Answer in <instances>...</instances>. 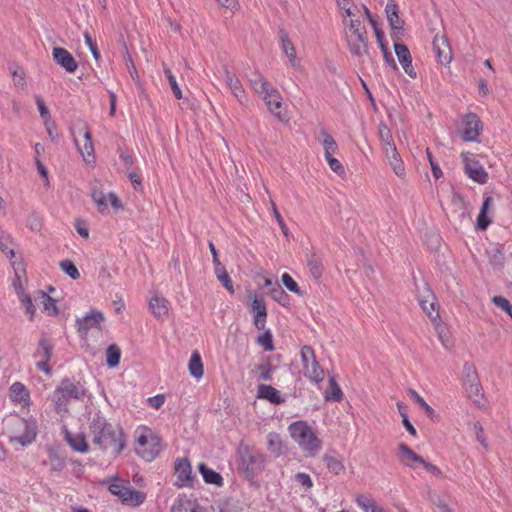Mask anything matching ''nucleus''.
<instances>
[{
	"label": "nucleus",
	"instance_id": "f257e3e1",
	"mask_svg": "<svg viewBox=\"0 0 512 512\" xmlns=\"http://www.w3.org/2000/svg\"><path fill=\"white\" fill-rule=\"evenodd\" d=\"M88 434L95 445L102 452L112 449L115 455H119L126 446V439L121 428H115L98 411L91 418L88 425Z\"/></svg>",
	"mask_w": 512,
	"mask_h": 512
},
{
	"label": "nucleus",
	"instance_id": "f03ea898",
	"mask_svg": "<svg viewBox=\"0 0 512 512\" xmlns=\"http://www.w3.org/2000/svg\"><path fill=\"white\" fill-rule=\"evenodd\" d=\"M4 426L11 444L26 447L36 439L38 427L33 418L25 419L18 415H10L4 420Z\"/></svg>",
	"mask_w": 512,
	"mask_h": 512
},
{
	"label": "nucleus",
	"instance_id": "7ed1b4c3",
	"mask_svg": "<svg viewBox=\"0 0 512 512\" xmlns=\"http://www.w3.org/2000/svg\"><path fill=\"white\" fill-rule=\"evenodd\" d=\"M291 438L310 456L316 455L322 448V441L311 426L303 420L295 421L288 427Z\"/></svg>",
	"mask_w": 512,
	"mask_h": 512
},
{
	"label": "nucleus",
	"instance_id": "20e7f679",
	"mask_svg": "<svg viewBox=\"0 0 512 512\" xmlns=\"http://www.w3.org/2000/svg\"><path fill=\"white\" fill-rule=\"evenodd\" d=\"M86 390L79 382L69 378L61 380L53 392L52 401L58 413L67 412L71 401L83 400Z\"/></svg>",
	"mask_w": 512,
	"mask_h": 512
},
{
	"label": "nucleus",
	"instance_id": "39448f33",
	"mask_svg": "<svg viewBox=\"0 0 512 512\" xmlns=\"http://www.w3.org/2000/svg\"><path fill=\"white\" fill-rule=\"evenodd\" d=\"M136 452L146 461H152L161 451V439L149 428L143 427V430L136 438Z\"/></svg>",
	"mask_w": 512,
	"mask_h": 512
},
{
	"label": "nucleus",
	"instance_id": "423d86ee",
	"mask_svg": "<svg viewBox=\"0 0 512 512\" xmlns=\"http://www.w3.org/2000/svg\"><path fill=\"white\" fill-rule=\"evenodd\" d=\"M300 355L304 376L316 384L322 382L324 379V370L317 361L313 348L309 345L303 346Z\"/></svg>",
	"mask_w": 512,
	"mask_h": 512
},
{
	"label": "nucleus",
	"instance_id": "0eeeda50",
	"mask_svg": "<svg viewBox=\"0 0 512 512\" xmlns=\"http://www.w3.org/2000/svg\"><path fill=\"white\" fill-rule=\"evenodd\" d=\"M109 491L117 496L123 504L131 507H138L146 500V493L137 491L119 482L111 483Z\"/></svg>",
	"mask_w": 512,
	"mask_h": 512
},
{
	"label": "nucleus",
	"instance_id": "6e6552de",
	"mask_svg": "<svg viewBox=\"0 0 512 512\" xmlns=\"http://www.w3.org/2000/svg\"><path fill=\"white\" fill-rule=\"evenodd\" d=\"M461 159L464 164L466 175L478 184H486L488 173L473 153L462 152Z\"/></svg>",
	"mask_w": 512,
	"mask_h": 512
},
{
	"label": "nucleus",
	"instance_id": "1a4fd4ad",
	"mask_svg": "<svg viewBox=\"0 0 512 512\" xmlns=\"http://www.w3.org/2000/svg\"><path fill=\"white\" fill-rule=\"evenodd\" d=\"M53 356V345L46 336H42L38 342L36 351L33 354L36 359V367L38 370L44 372L46 375H51L52 369L48 362Z\"/></svg>",
	"mask_w": 512,
	"mask_h": 512
},
{
	"label": "nucleus",
	"instance_id": "9d476101",
	"mask_svg": "<svg viewBox=\"0 0 512 512\" xmlns=\"http://www.w3.org/2000/svg\"><path fill=\"white\" fill-rule=\"evenodd\" d=\"M241 466L243 467L246 476L252 479L260 474L264 469L265 456L261 453L245 451L241 455Z\"/></svg>",
	"mask_w": 512,
	"mask_h": 512
},
{
	"label": "nucleus",
	"instance_id": "9b49d317",
	"mask_svg": "<svg viewBox=\"0 0 512 512\" xmlns=\"http://www.w3.org/2000/svg\"><path fill=\"white\" fill-rule=\"evenodd\" d=\"M462 138L464 141H476L482 130L480 118L474 114L469 113L464 116L463 120Z\"/></svg>",
	"mask_w": 512,
	"mask_h": 512
},
{
	"label": "nucleus",
	"instance_id": "f8f14e48",
	"mask_svg": "<svg viewBox=\"0 0 512 512\" xmlns=\"http://www.w3.org/2000/svg\"><path fill=\"white\" fill-rule=\"evenodd\" d=\"M103 320L104 315L101 311L92 310L89 314L76 320L77 331L81 337H85L90 329L98 328Z\"/></svg>",
	"mask_w": 512,
	"mask_h": 512
},
{
	"label": "nucleus",
	"instance_id": "ddd939ff",
	"mask_svg": "<svg viewBox=\"0 0 512 512\" xmlns=\"http://www.w3.org/2000/svg\"><path fill=\"white\" fill-rule=\"evenodd\" d=\"M176 485L178 487L189 486L193 480L192 467L187 458H179L175 461Z\"/></svg>",
	"mask_w": 512,
	"mask_h": 512
},
{
	"label": "nucleus",
	"instance_id": "4468645a",
	"mask_svg": "<svg viewBox=\"0 0 512 512\" xmlns=\"http://www.w3.org/2000/svg\"><path fill=\"white\" fill-rule=\"evenodd\" d=\"M54 61L64 68L68 73H74L78 68V63L73 55L62 47H54L52 50Z\"/></svg>",
	"mask_w": 512,
	"mask_h": 512
},
{
	"label": "nucleus",
	"instance_id": "2eb2a0df",
	"mask_svg": "<svg viewBox=\"0 0 512 512\" xmlns=\"http://www.w3.org/2000/svg\"><path fill=\"white\" fill-rule=\"evenodd\" d=\"M224 79H225L227 86L231 90L234 97L238 100V102L241 105H245L248 99H247L246 92L243 89L242 84H241L240 80L238 79V77L234 73L229 71L228 69H225Z\"/></svg>",
	"mask_w": 512,
	"mask_h": 512
},
{
	"label": "nucleus",
	"instance_id": "dca6fc26",
	"mask_svg": "<svg viewBox=\"0 0 512 512\" xmlns=\"http://www.w3.org/2000/svg\"><path fill=\"white\" fill-rule=\"evenodd\" d=\"M349 51L353 56L361 57L367 53V32L347 36Z\"/></svg>",
	"mask_w": 512,
	"mask_h": 512
},
{
	"label": "nucleus",
	"instance_id": "f3484780",
	"mask_svg": "<svg viewBox=\"0 0 512 512\" xmlns=\"http://www.w3.org/2000/svg\"><path fill=\"white\" fill-rule=\"evenodd\" d=\"M433 50L439 63L447 65L451 62L452 52L447 39L444 36H435L433 40Z\"/></svg>",
	"mask_w": 512,
	"mask_h": 512
},
{
	"label": "nucleus",
	"instance_id": "a211bd4d",
	"mask_svg": "<svg viewBox=\"0 0 512 512\" xmlns=\"http://www.w3.org/2000/svg\"><path fill=\"white\" fill-rule=\"evenodd\" d=\"M394 48L398 60L402 65L405 73H407L411 78H416L417 73L413 68L412 58L408 47L405 44L396 43Z\"/></svg>",
	"mask_w": 512,
	"mask_h": 512
},
{
	"label": "nucleus",
	"instance_id": "6ab92c4d",
	"mask_svg": "<svg viewBox=\"0 0 512 512\" xmlns=\"http://www.w3.org/2000/svg\"><path fill=\"white\" fill-rule=\"evenodd\" d=\"M9 396L12 402L21 405L22 407L29 406L30 394L24 384L21 382H14L9 389Z\"/></svg>",
	"mask_w": 512,
	"mask_h": 512
},
{
	"label": "nucleus",
	"instance_id": "aec40b11",
	"mask_svg": "<svg viewBox=\"0 0 512 512\" xmlns=\"http://www.w3.org/2000/svg\"><path fill=\"white\" fill-rule=\"evenodd\" d=\"M64 438L74 451L80 453L88 452L89 446L84 433L72 434L70 431L65 430Z\"/></svg>",
	"mask_w": 512,
	"mask_h": 512
},
{
	"label": "nucleus",
	"instance_id": "412c9836",
	"mask_svg": "<svg viewBox=\"0 0 512 512\" xmlns=\"http://www.w3.org/2000/svg\"><path fill=\"white\" fill-rule=\"evenodd\" d=\"M171 512H204V510L195 500L179 496L173 503Z\"/></svg>",
	"mask_w": 512,
	"mask_h": 512
},
{
	"label": "nucleus",
	"instance_id": "4be33fe9",
	"mask_svg": "<svg viewBox=\"0 0 512 512\" xmlns=\"http://www.w3.org/2000/svg\"><path fill=\"white\" fill-rule=\"evenodd\" d=\"M257 393L258 398L265 399L272 404L280 405L284 403V398L281 397L280 392L271 385H258Z\"/></svg>",
	"mask_w": 512,
	"mask_h": 512
},
{
	"label": "nucleus",
	"instance_id": "5701e85b",
	"mask_svg": "<svg viewBox=\"0 0 512 512\" xmlns=\"http://www.w3.org/2000/svg\"><path fill=\"white\" fill-rule=\"evenodd\" d=\"M263 100L269 111L278 118H281L280 109L282 106V97L279 91L273 87L265 96H263Z\"/></svg>",
	"mask_w": 512,
	"mask_h": 512
},
{
	"label": "nucleus",
	"instance_id": "b1692460",
	"mask_svg": "<svg viewBox=\"0 0 512 512\" xmlns=\"http://www.w3.org/2000/svg\"><path fill=\"white\" fill-rule=\"evenodd\" d=\"M399 450V460L406 466L413 467L412 463H424V459L416 454L412 449H410L406 444L400 443L398 445Z\"/></svg>",
	"mask_w": 512,
	"mask_h": 512
},
{
	"label": "nucleus",
	"instance_id": "393cba45",
	"mask_svg": "<svg viewBox=\"0 0 512 512\" xmlns=\"http://www.w3.org/2000/svg\"><path fill=\"white\" fill-rule=\"evenodd\" d=\"M385 155L394 173L398 177L403 178L405 176V166L402 159L400 158L397 149L389 147V152L385 153Z\"/></svg>",
	"mask_w": 512,
	"mask_h": 512
},
{
	"label": "nucleus",
	"instance_id": "a878e982",
	"mask_svg": "<svg viewBox=\"0 0 512 512\" xmlns=\"http://www.w3.org/2000/svg\"><path fill=\"white\" fill-rule=\"evenodd\" d=\"M198 470L207 484H213L218 487L223 486V477L204 463L198 465Z\"/></svg>",
	"mask_w": 512,
	"mask_h": 512
},
{
	"label": "nucleus",
	"instance_id": "bb28decb",
	"mask_svg": "<svg viewBox=\"0 0 512 512\" xmlns=\"http://www.w3.org/2000/svg\"><path fill=\"white\" fill-rule=\"evenodd\" d=\"M168 304L165 298L153 296L149 301V308L155 317L161 318L168 314Z\"/></svg>",
	"mask_w": 512,
	"mask_h": 512
},
{
	"label": "nucleus",
	"instance_id": "cd10ccee",
	"mask_svg": "<svg viewBox=\"0 0 512 512\" xmlns=\"http://www.w3.org/2000/svg\"><path fill=\"white\" fill-rule=\"evenodd\" d=\"M280 38L282 43V50L285 53V55L288 57L289 62L293 67H297L299 65V62L297 60L296 50L290 39L288 38V35L286 32L281 31L280 32Z\"/></svg>",
	"mask_w": 512,
	"mask_h": 512
},
{
	"label": "nucleus",
	"instance_id": "c85d7f7f",
	"mask_svg": "<svg viewBox=\"0 0 512 512\" xmlns=\"http://www.w3.org/2000/svg\"><path fill=\"white\" fill-rule=\"evenodd\" d=\"M385 12L392 29H401L403 27V21L399 17L398 7L394 0H389Z\"/></svg>",
	"mask_w": 512,
	"mask_h": 512
},
{
	"label": "nucleus",
	"instance_id": "c756f323",
	"mask_svg": "<svg viewBox=\"0 0 512 512\" xmlns=\"http://www.w3.org/2000/svg\"><path fill=\"white\" fill-rule=\"evenodd\" d=\"M83 136H84V140H83L82 146L78 143L77 140H75V143L78 147L80 154L84 157L85 161L90 162V160L88 158L93 157L94 147H93V143H92L91 133L89 132V130L87 128L85 129Z\"/></svg>",
	"mask_w": 512,
	"mask_h": 512
},
{
	"label": "nucleus",
	"instance_id": "7c9ffc66",
	"mask_svg": "<svg viewBox=\"0 0 512 512\" xmlns=\"http://www.w3.org/2000/svg\"><path fill=\"white\" fill-rule=\"evenodd\" d=\"M307 265L311 276L315 280H319L323 274V262L321 258L316 254H310L307 258Z\"/></svg>",
	"mask_w": 512,
	"mask_h": 512
},
{
	"label": "nucleus",
	"instance_id": "2f4dec72",
	"mask_svg": "<svg viewBox=\"0 0 512 512\" xmlns=\"http://www.w3.org/2000/svg\"><path fill=\"white\" fill-rule=\"evenodd\" d=\"M326 401L339 402L343 398V392L334 377L329 378V385L324 393Z\"/></svg>",
	"mask_w": 512,
	"mask_h": 512
},
{
	"label": "nucleus",
	"instance_id": "473e14b6",
	"mask_svg": "<svg viewBox=\"0 0 512 512\" xmlns=\"http://www.w3.org/2000/svg\"><path fill=\"white\" fill-rule=\"evenodd\" d=\"M190 374L196 378L200 379L203 376V363L200 354L198 351H193L189 364H188Z\"/></svg>",
	"mask_w": 512,
	"mask_h": 512
},
{
	"label": "nucleus",
	"instance_id": "72a5a7b5",
	"mask_svg": "<svg viewBox=\"0 0 512 512\" xmlns=\"http://www.w3.org/2000/svg\"><path fill=\"white\" fill-rule=\"evenodd\" d=\"M321 144L324 148L325 156L335 154L338 150V145L330 133L326 129H322L320 132Z\"/></svg>",
	"mask_w": 512,
	"mask_h": 512
},
{
	"label": "nucleus",
	"instance_id": "f704fd0d",
	"mask_svg": "<svg viewBox=\"0 0 512 512\" xmlns=\"http://www.w3.org/2000/svg\"><path fill=\"white\" fill-rule=\"evenodd\" d=\"M214 272L218 281L230 292L234 294L233 282L227 273L225 267L220 264L219 266L214 267Z\"/></svg>",
	"mask_w": 512,
	"mask_h": 512
},
{
	"label": "nucleus",
	"instance_id": "c9c22d12",
	"mask_svg": "<svg viewBox=\"0 0 512 512\" xmlns=\"http://www.w3.org/2000/svg\"><path fill=\"white\" fill-rule=\"evenodd\" d=\"M378 133L385 153L389 152V147L396 148L390 129L385 124L380 123L378 126Z\"/></svg>",
	"mask_w": 512,
	"mask_h": 512
},
{
	"label": "nucleus",
	"instance_id": "e433bc0d",
	"mask_svg": "<svg viewBox=\"0 0 512 512\" xmlns=\"http://www.w3.org/2000/svg\"><path fill=\"white\" fill-rule=\"evenodd\" d=\"M121 358V350L118 345L111 344L106 349V363L113 368L118 366Z\"/></svg>",
	"mask_w": 512,
	"mask_h": 512
},
{
	"label": "nucleus",
	"instance_id": "4c0bfd02",
	"mask_svg": "<svg viewBox=\"0 0 512 512\" xmlns=\"http://www.w3.org/2000/svg\"><path fill=\"white\" fill-rule=\"evenodd\" d=\"M12 244L13 240L11 235L0 227V250L6 253L10 258L15 256V252L11 248Z\"/></svg>",
	"mask_w": 512,
	"mask_h": 512
},
{
	"label": "nucleus",
	"instance_id": "58836bf2",
	"mask_svg": "<svg viewBox=\"0 0 512 512\" xmlns=\"http://www.w3.org/2000/svg\"><path fill=\"white\" fill-rule=\"evenodd\" d=\"M270 295L282 306H286L289 303V295L284 291L278 282H275L274 286L270 289Z\"/></svg>",
	"mask_w": 512,
	"mask_h": 512
},
{
	"label": "nucleus",
	"instance_id": "ea45409f",
	"mask_svg": "<svg viewBox=\"0 0 512 512\" xmlns=\"http://www.w3.org/2000/svg\"><path fill=\"white\" fill-rule=\"evenodd\" d=\"M37 294L48 315H56L58 313V309L55 300L43 291H38Z\"/></svg>",
	"mask_w": 512,
	"mask_h": 512
},
{
	"label": "nucleus",
	"instance_id": "a19ab883",
	"mask_svg": "<svg viewBox=\"0 0 512 512\" xmlns=\"http://www.w3.org/2000/svg\"><path fill=\"white\" fill-rule=\"evenodd\" d=\"M268 449L274 456H280L283 453V444L280 436L276 433L268 435Z\"/></svg>",
	"mask_w": 512,
	"mask_h": 512
},
{
	"label": "nucleus",
	"instance_id": "79ce46f5",
	"mask_svg": "<svg viewBox=\"0 0 512 512\" xmlns=\"http://www.w3.org/2000/svg\"><path fill=\"white\" fill-rule=\"evenodd\" d=\"M468 397L478 406L482 404L483 393L481 383L468 385L465 387Z\"/></svg>",
	"mask_w": 512,
	"mask_h": 512
},
{
	"label": "nucleus",
	"instance_id": "37998d69",
	"mask_svg": "<svg viewBox=\"0 0 512 512\" xmlns=\"http://www.w3.org/2000/svg\"><path fill=\"white\" fill-rule=\"evenodd\" d=\"M48 461L52 471L60 472L66 466L65 459L53 450L48 453Z\"/></svg>",
	"mask_w": 512,
	"mask_h": 512
},
{
	"label": "nucleus",
	"instance_id": "c03bdc74",
	"mask_svg": "<svg viewBox=\"0 0 512 512\" xmlns=\"http://www.w3.org/2000/svg\"><path fill=\"white\" fill-rule=\"evenodd\" d=\"M256 369L260 372L258 380L271 381L275 366L267 360L265 363L256 366Z\"/></svg>",
	"mask_w": 512,
	"mask_h": 512
},
{
	"label": "nucleus",
	"instance_id": "a18cd8bd",
	"mask_svg": "<svg viewBox=\"0 0 512 512\" xmlns=\"http://www.w3.org/2000/svg\"><path fill=\"white\" fill-rule=\"evenodd\" d=\"M323 460L326 463L328 470L333 474L339 475L344 471V465L339 459L333 456L325 455Z\"/></svg>",
	"mask_w": 512,
	"mask_h": 512
},
{
	"label": "nucleus",
	"instance_id": "49530a36",
	"mask_svg": "<svg viewBox=\"0 0 512 512\" xmlns=\"http://www.w3.org/2000/svg\"><path fill=\"white\" fill-rule=\"evenodd\" d=\"M464 373H465V378H464V386L465 387H467L468 385H472V384H476V383L480 382L474 365L465 363Z\"/></svg>",
	"mask_w": 512,
	"mask_h": 512
},
{
	"label": "nucleus",
	"instance_id": "de8ad7c7",
	"mask_svg": "<svg viewBox=\"0 0 512 512\" xmlns=\"http://www.w3.org/2000/svg\"><path fill=\"white\" fill-rule=\"evenodd\" d=\"M19 301L21 302V305L23 308H25L26 313L29 315L30 320L33 319L35 315V307L32 303V299L29 294H27L25 291L19 292Z\"/></svg>",
	"mask_w": 512,
	"mask_h": 512
},
{
	"label": "nucleus",
	"instance_id": "09e8293b",
	"mask_svg": "<svg viewBox=\"0 0 512 512\" xmlns=\"http://www.w3.org/2000/svg\"><path fill=\"white\" fill-rule=\"evenodd\" d=\"M164 73L167 77V80L169 82V85L171 87V90L175 96L176 99H182L183 95H182V91L180 89V87L178 86V83L176 81V78L175 76L172 74V71L170 68L168 67H164Z\"/></svg>",
	"mask_w": 512,
	"mask_h": 512
},
{
	"label": "nucleus",
	"instance_id": "8fccbe9b",
	"mask_svg": "<svg viewBox=\"0 0 512 512\" xmlns=\"http://www.w3.org/2000/svg\"><path fill=\"white\" fill-rule=\"evenodd\" d=\"M257 343L263 347L265 351H273V335L270 330H266L263 334L259 335L257 338Z\"/></svg>",
	"mask_w": 512,
	"mask_h": 512
},
{
	"label": "nucleus",
	"instance_id": "3c124183",
	"mask_svg": "<svg viewBox=\"0 0 512 512\" xmlns=\"http://www.w3.org/2000/svg\"><path fill=\"white\" fill-rule=\"evenodd\" d=\"M60 267L70 278L76 280L80 277V273L72 261L63 260L60 262Z\"/></svg>",
	"mask_w": 512,
	"mask_h": 512
},
{
	"label": "nucleus",
	"instance_id": "603ef678",
	"mask_svg": "<svg viewBox=\"0 0 512 512\" xmlns=\"http://www.w3.org/2000/svg\"><path fill=\"white\" fill-rule=\"evenodd\" d=\"M281 281L283 285L291 292L302 295V291L300 290L298 284L294 281V279L288 274L284 273L281 276Z\"/></svg>",
	"mask_w": 512,
	"mask_h": 512
},
{
	"label": "nucleus",
	"instance_id": "864d4df0",
	"mask_svg": "<svg viewBox=\"0 0 512 512\" xmlns=\"http://www.w3.org/2000/svg\"><path fill=\"white\" fill-rule=\"evenodd\" d=\"M251 87L257 94H262L263 96L273 88L265 78L260 81L258 80V82L252 81Z\"/></svg>",
	"mask_w": 512,
	"mask_h": 512
},
{
	"label": "nucleus",
	"instance_id": "5fc2aeb1",
	"mask_svg": "<svg viewBox=\"0 0 512 512\" xmlns=\"http://www.w3.org/2000/svg\"><path fill=\"white\" fill-rule=\"evenodd\" d=\"M492 302L497 307H499L500 309L505 311L512 319V305L508 299H506L505 297H502V296H494L492 298Z\"/></svg>",
	"mask_w": 512,
	"mask_h": 512
},
{
	"label": "nucleus",
	"instance_id": "6e6d98bb",
	"mask_svg": "<svg viewBox=\"0 0 512 512\" xmlns=\"http://www.w3.org/2000/svg\"><path fill=\"white\" fill-rule=\"evenodd\" d=\"M409 395L412 397V399L425 410V412L432 416L434 414V410L426 403V401L421 397L415 390H409Z\"/></svg>",
	"mask_w": 512,
	"mask_h": 512
},
{
	"label": "nucleus",
	"instance_id": "4d7b16f0",
	"mask_svg": "<svg viewBox=\"0 0 512 512\" xmlns=\"http://www.w3.org/2000/svg\"><path fill=\"white\" fill-rule=\"evenodd\" d=\"M251 308L255 314H259V316H267L266 304L262 298L256 297L251 304Z\"/></svg>",
	"mask_w": 512,
	"mask_h": 512
},
{
	"label": "nucleus",
	"instance_id": "13d9d810",
	"mask_svg": "<svg viewBox=\"0 0 512 512\" xmlns=\"http://www.w3.org/2000/svg\"><path fill=\"white\" fill-rule=\"evenodd\" d=\"M427 292L429 295L433 298V295L431 294L430 290L427 289ZM419 304L422 307L423 311L430 317L433 318V311L435 310V303L433 299L428 302V300L419 298Z\"/></svg>",
	"mask_w": 512,
	"mask_h": 512
},
{
	"label": "nucleus",
	"instance_id": "bf43d9fd",
	"mask_svg": "<svg viewBox=\"0 0 512 512\" xmlns=\"http://www.w3.org/2000/svg\"><path fill=\"white\" fill-rule=\"evenodd\" d=\"M437 333H438V337H439L442 345L446 348H449L451 346L452 342L450 339V333H449L448 329L444 326H438Z\"/></svg>",
	"mask_w": 512,
	"mask_h": 512
},
{
	"label": "nucleus",
	"instance_id": "052dcab7",
	"mask_svg": "<svg viewBox=\"0 0 512 512\" xmlns=\"http://www.w3.org/2000/svg\"><path fill=\"white\" fill-rule=\"evenodd\" d=\"M28 225L32 231H40L42 228V218L37 213H31L27 219Z\"/></svg>",
	"mask_w": 512,
	"mask_h": 512
},
{
	"label": "nucleus",
	"instance_id": "680f3d73",
	"mask_svg": "<svg viewBox=\"0 0 512 512\" xmlns=\"http://www.w3.org/2000/svg\"><path fill=\"white\" fill-rule=\"evenodd\" d=\"M35 102L38 107L41 118L45 121L48 120L50 118V112H49L43 98L39 95H36Z\"/></svg>",
	"mask_w": 512,
	"mask_h": 512
},
{
	"label": "nucleus",
	"instance_id": "e2e57ef3",
	"mask_svg": "<svg viewBox=\"0 0 512 512\" xmlns=\"http://www.w3.org/2000/svg\"><path fill=\"white\" fill-rule=\"evenodd\" d=\"M295 481L303 486L306 490L312 488L313 482L311 477L303 472H299L295 475Z\"/></svg>",
	"mask_w": 512,
	"mask_h": 512
},
{
	"label": "nucleus",
	"instance_id": "0e129e2a",
	"mask_svg": "<svg viewBox=\"0 0 512 512\" xmlns=\"http://www.w3.org/2000/svg\"><path fill=\"white\" fill-rule=\"evenodd\" d=\"M426 154H427L428 161H429V163L431 165V170H432L433 176L436 179H439L443 175L440 166L434 160V157H433V155H432V153H431V151L429 149L426 150Z\"/></svg>",
	"mask_w": 512,
	"mask_h": 512
},
{
	"label": "nucleus",
	"instance_id": "69168bd1",
	"mask_svg": "<svg viewBox=\"0 0 512 512\" xmlns=\"http://www.w3.org/2000/svg\"><path fill=\"white\" fill-rule=\"evenodd\" d=\"M356 502L365 512H371V510L376 505L373 500H370L363 495L357 496Z\"/></svg>",
	"mask_w": 512,
	"mask_h": 512
},
{
	"label": "nucleus",
	"instance_id": "338daca9",
	"mask_svg": "<svg viewBox=\"0 0 512 512\" xmlns=\"http://www.w3.org/2000/svg\"><path fill=\"white\" fill-rule=\"evenodd\" d=\"M491 222L492 220L490 217H488V214H485L484 212H479L477 217L476 228L478 230L484 231L487 229Z\"/></svg>",
	"mask_w": 512,
	"mask_h": 512
},
{
	"label": "nucleus",
	"instance_id": "774afa93",
	"mask_svg": "<svg viewBox=\"0 0 512 512\" xmlns=\"http://www.w3.org/2000/svg\"><path fill=\"white\" fill-rule=\"evenodd\" d=\"M474 430L476 432V438L479 441V443L485 448L488 449V443L484 436V430L482 425L479 422H476L474 424Z\"/></svg>",
	"mask_w": 512,
	"mask_h": 512
}]
</instances>
